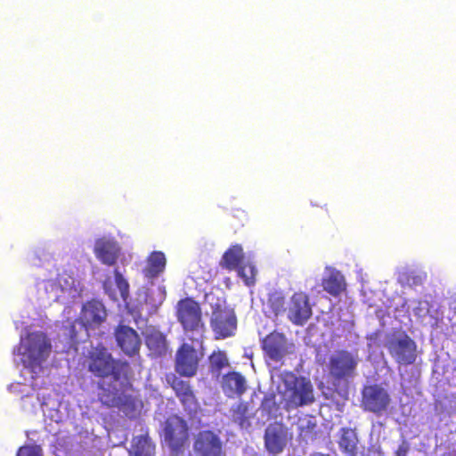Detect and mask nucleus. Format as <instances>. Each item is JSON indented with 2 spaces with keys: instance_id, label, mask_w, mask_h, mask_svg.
I'll return each instance as SVG.
<instances>
[{
  "instance_id": "412c9836",
  "label": "nucleus",
  "mask_w": 456,
  "mask_h": 456,
  "mask_svg": "<svg viewBox=\"0 0 456 456\" xmlns=\"http://www.w3.org/2000/svg\"><path fill=\"white\" fill-rule=\"evenodd\" d=\"M166 256L162 251H153L147 257V265L142 273L148 279H154L162 273L166 268Z\"/></svg>"
},
{
  "instance_id": "ddd939ff",
  "label": "nucleus",
  "mask_w": 456,
  "mask_h": 456,
  "mask_svg": "<svg viewBox=\"0 0 456 456\" xmlns=\"http://www.w3.org/2000/svg\"><path fill=\"white\" fill-rule=\"evenodd\" d=\"M193 450L197 456H224V444L217 433L201 430L194 439Z\"/></svg>"
},
{
  "instance_id": "f3484780",
  "label": "nucleus",
  "mask_w": 456,
  "mask_h": 456,
  "mask_svg": "<svg viewBox=\"0 0 456 456\" xmlns=\"http://www.w3.org/2000/svg\"><path fill=\"white\" fill-rule=\"evenodd\" d=\"M312 316V308L307 295L294 293L290 298L288 317L296 325H304Z\"/></svg>"
},
{
  "instance_id": "1a4fd4ad",
  "label": "nucleus",
  "mask_w": 456,
  "mask_h": 456,
  "mask_svg": "<svg viewBox=\"0 0 456 456\" xmlns=\"http://www.w3.org/2000/svg\"><path fill=\"white\" fill-rule=\"evenodd\" d=\"M386 346L394 360L400 365H411L417 358V344L406 333L389 338Z\"/></svg>"
},
{
  "instance_id": "4468645a",
  "label": "nucleus",
  "mask_w": 456,
  "mask_h": 456,
  "mask_svg": "<svg viewBox=\"0 0 456 456\" xmlns=\"http://www.w3.org/2000/svg\"><path fill=\"white\" fill-rule=\"evenodd\" d=\"M107 312L104 305L96 299L86 301L81 308L78 321L86 330H94L106 320Z\"/></svg>"
},
{
  "instance_id": "6ab92c4d",
  "label": "nucleus",
  "mask_w": 456,
  "mask_h": 456,
  "mask_svg": "<svg viewBox=\"0 0 456 456\" xmlns=\"http://www.w3.org/2000/svg\"><path fill=\"white\" fill-rule=\"evenodd\" d=\"M94 253L102 264L112 266L118 258L119 248L115 241L99 239L95 242Z\"/></svg>"
},
{
  "instance_id": "20e7f679",
  "label": "nucleus",
  "mask_w": 456,
  "mask_h": 456,
  "mask_svg": "<svg viewBox=\"0 0 456 456\" xmlns=\"http://www.w3.org/2000/svg\"><path fill=\"white\" fill-rule=\"evenodd\" d=\"M175 317L190 339L202 346L206 326L200 303L192 297L180 299L175 305Z\"/></svg>"
},
{
  "instance_id": "9d476101",
  "label": "nucleus",
  "mask_w": 456,
  "mask_h": 456,
  "mask_svg": "<svg viewBox=\"0 0 456 456\" xmlns=\"http://www.w3.org/2000/svg\"><path fill=\"white\" fill-rule=\"evenodd\" d=\"M202 357L203 352H199L191 345L183 343L175 353V370L181 377H194Z\"/></svg>"
},
{
  "instance_id": "c756f323",
  "label": "nucleus",
  "mask_w": 456,
  "mask_h": 456,
  "mask_svg": "<svg viewBox=\"0 0 456 456\" xmlns=\"http://www.w3.org/2000/svg\"><path fill=\"white\" fill-rule=\"evenodd\" d=\"M76 322L77 321L67 320L61 328L62 336L68 339V342L70 346L76 345L77 342Z\"/></svg>"
},
{
  "instance_id": "f8f14e48",
  "label": "nucleus",
  "mask_w": 456,
  "mask_h": 456,
  "mask_svg": "<svg viewBox=\"0 0 456 456\" xmlns=\"http://www.w3.org/2000/svg\"><path fill=\"white\" fill-rule=\"evenodd\" d=\"M98 401L107 408H118L123 409L134 404L132 395H126L123 391H118L113 382L106 383L100 380L97 383Z\"/></svg>"
},
{
  "instance_id": "0eeeda50",
  "label": "nucleus",
  "mask_w": 456,
  "mask_h": 456,
  "mask_svg": "<svg viewBox=\"0 0 456 456\" xmlns=\"http://www.w3.org/2000/svg\"><path fill=\"white\" fill-rule=\"evenodd\" d=\"M210 327L215 339L220 340L233 337L237 330V316L233 308L224 300L212 305Z\"/></svg>"
},
{
  "instance_id": "a878e982",
  "label": "nucleus",
  "mask_w": 456,
  "mask_h": 456,
  "mask_svg": "<svg viewBox=\"0 0 456 456\" xmlns=\"http://www.w3.org/2000/svg\"><path fill=\"white\" fill-rule=\"evenodd\" d=\"M132 452L134 456H153L155 444L148 434L137 436L133 439Z\"/></svg>"
},
{
  "instance_id": "aec40b11",
  "label": "nucleus",
  "mask_w": 456,
  "mask_h": 456,
  "mask_svg": "<svg viewBox=\"0 0 456 456\" xmlns=\"http://www.w3.org/2000/svg\"><path fill=\"white\" fill-rule=\"evenodd\" d=\"M222 387L229 397L240 396L247 390L245 378L237 371H230L224 375Z\"/></svg>"
},
{
  "instance_id": "9b49d317",
  "label": "nucleus",
  "mask_w": 456,
  "mask_h": 456,
  "mask_svg": "<svg viewBox=\"0 0 456 456\" xmlns=\"http://www.w3.org/2000/svg\"><path fill=\"white\" fill-rule=\"evenodd\" d=\"M292 439L288 427L282 422L270 423L264 435L265 450L273 455L280 454L283 452L288 443Z\"/></svg>"
},
{
  "instance_id": "f03ea898",
  "label": "nucleus",
  "mask_w": 456,
  "mask_h": 456,
  "mask_svg": "<svg viewBox=\"0 0 456 456\" xmlns=\"http://www.w3.org/2000/svg\"><path fill=\"white\" fill-rule=\"evenodd\" d=\"M87 370L95 378L104 379L111 377L113 381L126 379L130 371L127 362L113 357L102 344L92 347L86 356Z\"/></svg>"
},
{
  "instance_id": "5701e85b",
  "label": "nucleus",
  "mask_w": 456,
  "mask_h": 456,
  "mask_svg": "<svg viewBox=\"0 0 456 456\" xmlns=\"http://www.w3.org/2000/svg\"><path fill=\"white\" fill-rule=\"evenodd\" d=\"M145 344L151 353L156 356H161L167 350L166 336L156 330H151L145 336Z\"/></svg>"
},
{
  "instance_id": "cd10ccee",
  "label": "nucleus",
  "mask_w": 456,
  "mask_h": 456,
  "mask_svg": "<svg viewBox=\"0 0 456 456\" xmlns=\"http://www.w3.org/2000/svg\"><path fill=\"white\" fill-rule=\"evenodd\" d=\"M239 276L247 286H252L256 282V269L251 263L241 264L237 269Z\"/></svg>"
},
{
  "instance_id": "f704fd0d",
  "label": "nucleus",
  "mask_w": 456,
  "mask_h": 456,
  "mask_svg": "<svg viewBox=\"0 0 456 456\" xmlns=\"http://www.w3.org/2000/svg\"><path fill=\"white\" fill-rule=\"evenodd\" d=\"M409 446L406 443L400 444L395 452L396 456H407Z\"/></svg>"
},
{
  "instance_id": "a211bd4d",
  "label": "nucleus",
  "mask_w": 456,
  "mask_h": 456,
  "mask_svg": "<svg viewBox=\"0 0 456 456\" xmlns=\"http://www.w3.org/2000/svg\"><path fill=\"white\" fill-rule=\"evenodd\" d=\"M261 346L265 356L275 362H281L288 354L287 338L283 334L279 332L268 334L263 338Z\"/></svg>"
},
{
  "instance_id": "bb28decb",
  "label": "nucleus",
  "mask_w": 456,
  "mask_h": 456,
  "mask_svg": "<svg viewBox=\"0 0 456 456\" xmlns=\"http://www.w3.org/2000/svg\"><path fill=\"white\" fill-rule=\"evenodd\" d=\"M209 365L212 371L220 372L224 368L229 365V360L224 351H213L208 357Z\"/></svg>"
},
{
  "instance_id": "72a5a7b5",
  "label": "nucleus",
  "mask_w": 456,
  "mask_h": 456,
  "mask_svg": "<svg viewBox=\"0 0 456 456\" xmlns=\"http://www.w3.org/2000/svg\"><path fill=\"white\" fill-rule=\"evenodd\" d=\"M317 425L314 421L308 419L305 426L300 427V435L304 436H309L315 433Z\"/></svg>"
},
{
  "instance_id": "2eb2a0df",
  "label": "nucleus",
  "mask_w": 456,
  "mask_h": 456,
  "mask_svg": "<svg viewBox=\"0 0 456 456\" xmlns=\"http://www.w3.org/2000/svg\"><path fill=\"white\" fill-rule=\"evenodd\" d=\"M114 336L117 345L126 355L131 357L139 354L142 341L135 330L125 324H118Z\"/></svg>"
},
{
  "instance_id": "7ed1b4c3",
  "label": "nucleus",
  "mask_w": 456,
  "mask_h": 456,
  "mask_svg": "<svg viewBox=\"0 0 456 456\" xmlns=\"http://www.w3.org/2000/svg\"><path fill=\"white\" fill-rule=\"evenodd\" d=\"M359 357L348 350L341 349L332 354L328 360V381L334 392L346 395L351 379L356 375Z\"/></svg>"
},
{
  "instance_id": "f257e3e1",
  "label": "nucleus",
  "mask_w": 456,
  "mask_h": 456,
  "mask_svg": "<svg viewBox=\"0 0 456 456\" xmlns=\"http://www.w3.org/2000/svg\"><path fill=\"white\" fill-rule=\"evenodd\" d=\"M281 385L278 387L280 403L289 411L312 404L315 401L314 386L308 378L292 371L281 374Z\"/></svg>"
},
{
  "instance_id": "6e6552de",
  "label": "nucleus",
  "mask_w": 456,
  "mask_h": 456,
  "mask_svg": "<svg viewBox=\"0 0 456 456\" xmlns=\"http://www.w3.org/2000/svg\"><path fill=\"white\" fill-rule=\"evenodd\" d=\"M361 395V407L364 411L380 417L389 411L392 399L387 389L380 384L363 386Z\"/></svg>"
},
{
  "instance_id": "423d86ee",
  "label": "nucleus",
  "mask_w": 456,
  "mask_h": 456,
  "mask_svg": "<svg viewBox=\"0 0 456 456\" xmlns=\"http://www.w3.org/2000/svg\"><path fill=\"white\" fill-rule=\"evenodd\" d=\"M51 350L52 345L45 333L34 331L28 333L26 338L20 340L18 354L27 358L24 360L25 363L30 367H34L39 366L45 361Z\"/></svg>"
},
{
  "instance_id": "7c9ffc66",
  "label": "nucleus",
  "mask_w": 456,
  "mask_h": 456,
  "mask_svg": "<svg viewBox=\"0 0 456 456\" xmlns=\"http://www.w3.org/2000/svg\"><path fill=\"white\" fill-rule=\"evenodd\" d=\"M114 278L117 288L120 291L123 299H126L129 294V284L118 269L114 270Z\"/></svg>"
},
{
  "instance_id": "c85d7f7f",
  "label": "nucleus",
  "mask_w": 456,
  "mask_h": 456,
  "mask_svg": "<svg viewBox=\"0 0 456 456\" xmlns=\"http://www.w3.org/2000/svg\"><path fill=\"white\" fill-rule=\"evenodd\" d=\"M232 421L238 424L241 428H248L250 427L249 417L248 415V407L240 403L232 411Z\"/></svg>"
},
{
  "instance_id": "4be33fe9",
  "label": "nucleus",
  "mask_w": 456,
  "mask_h": 456,
  "mask_svg": "<svg viewBox=\"0 0 456 456\" xmlns=\"http://www.w3.org/2000/svg\"><path fill=\"white\" fill-rule=\"evenodd\" d=\"M322 285L323 289L333 297L339 296L346 288L345 277L336 270L331 271L322 279Z\"/></svg>"
},
{
  "instance_id": "393cba45",
  "label": "nucleus",
  "mask_w": 456,
  "mask_h": 456,
  "mask_svg": "<svg viewBox=\"0 0 456 456\" xmlns=\"http://www.w3.org/2000/svg\"><path fill=\"white\" fill-rule=\"evenodd\" d=\"M244 258L242 247L239 244L230 247L223 255L222 265L227 270H236Z\"/></svg>"
},
{
  "instance_id": "473e14b6",
  "label": "nucleus",
  "mask_w": 456,
  "mask_h": 456,
  "mask_svg": "<svg viewBox=\"0 0 456 456\" xmlns=\"http://www.w3.org/2000/svg\"><path fill=\"white\" fill-rule=\"evenodd\" d=\"M269 304L275 315L285 311V298L283 297L273 295L270 297Z\"/></svg>"
},
{
  "instance_id": "dca6fc26",
  "label": "nucleus",
  "mask_w": 456,
  "mask_h": 456,
  "mask_svg": "<svg viewBox=\"0 0 456 456\" xmlns=\"http://www.w3.org/2000/svg\"><path fill=\"white\" fill-rule=\"evenodd\" d=\"M166 379L185 410L194 411L197 409L198 400L188 381L182 379L175 373L167 374Z\"/></svg>"
},
{
  "instance_id": "39448f33",
  "label": "nucleus",
  "mask_w": 456,
  "mask_h": 456,
  "mask_svg": "<svg viewBox=\"0 0 456 456\" xmlns=\"http://www.w3.org/2000/svg\"><path fill=\"white\" fill-rule=\"evenodd\" d=\"M189 430L186 420L178 415H171L164 421L160 437L172 454L179 456L184 453L189 445Z\"/></svg>"
},
{
  "instance_id": "2f4dec72",
  "label": "nucleus",
  "mask_w": 456,
  "mask_h": 456,
  "mask_svg": "<svg viewBox=\"0 0 456 456\" xmlns=\"http://www.w3.org/2000/svg\"><path fill=\"white\" fill-rule=\"evenodd\" d=\"M16 456H43V452L39 445H23L18 449Z\"/></svg>"
},
{
  "instance_id": "b1692460",
  "label": "nucleus",
  "mask_w": 456,
  "mask_h": 456,
  "mask_svg": "<svg viewBox=\"0 0 456 456\" xmlns=\"http://www.w3.org/2000/svg\"><path fill=\"white\" fill-rule=\"evenodd\" d=\"M357 444L358 438L354 429L348 428L340 429L338 445L344 453L347 456H357Z\"/></svg>"
}]
</instances>
